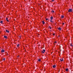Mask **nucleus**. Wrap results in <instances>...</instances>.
Masks as SVG:
<instances>
[{
  "mask_svg": "<svg viewBox=\"0 0 73 73\" xmlns=\"http://www.w3.org/2000/svg\"><path fill=\"white\" fill-rule=\"evenodd\" d=\"M73 10L71 9H69V10H68V12H72Z\"/></svg>",
  "mask_w": 73,
  "mask_h": 73,
  "instance_id": "nucleus-1",
  "label": "nucleus"
},
{
  "mask_svg": "<svg viewBox=\"0 0 73 73\" xmlns=\"http://www.w3.org/2000/svg\"><path fill=\"white\" fill-rule=\"evenodd\" d=\"M45 52V50L43 49V51H42V52L43 53H44Z\"/></svg>",
  "mask_w": 73,
  "mask_h": 73,
  "instance_id": "nucleus-2",
  "label": "nucleus"
},
{
  "mask_svg": "<svg viewBox=\"0 0 73 73\" xmlns=\"http://www.w3.org/2000/svg\"><path fill=\"white\" fill-rule=\"evenodd\" d=\"M4 37L5 38H6V39H7L8 38V37H7V36H4Z\"/></svg>",
  "mask_w": 73,
  "mask_h": 73,
  "instance_id": "nucleus-3",
  "label": "nucleus"
},
{
  "mask_svg": "<svg viewBox=\"0 0 73 73\" xmlns=\"http://www.w3.org/2000/svg\"><path fill=\"white\" fill-rule=\"evenodd\" d=\"M4 49H2L1 50V53H3V52H4Z\"/></svg>",
  "mask_w": 73,
  "mask_h": 73,
  "instance_id": "nucleus-4",
  "label": "nucleus"
},
{
  "mask_svg": "<svg viewBox=\"0 0 73 73\" xmlns=\"http://www.w3.org/2000/svg\"><path fill=\"white\" fill-rule=\"evenodd\" d=\"M58 30H59V31H61V29H61V27H59V28H58Z\"/></svg>",
  "mask_w": 73,
  "mask_h": 73,
  "instance_id": "nucleus-5",
  "label": "nucleus"
},
{
  "mask_svg": "<svg viewBox=\"0 0 73 73\" xmlns=\"http://www.w3.org/2000/svg\"><path fill=\"white\" fill-rule=\"evenodd\" d=\"M60 60L61 61H63V59L62 58H61L60 59Z\"/></svg>",
  "mask_w": 73,
  "mask_h": 73,
  "instance_id": "nucleus-6",
  "label": "nucleus"
},
{
  "mask_svg": "<svg viewBox=\"0 0 73 73\" xmlns=\"http://www.w3.org/2000/svg\"><path fill=\"white\" fill-rule=\"evenodd\" d=\"M52 67H53L54 68H56V65L52 66Z\"/></svg>",
  "mask_w": 73,
  "mask_h": 73,
  "instance_id": "nucleus-7",
  "label": "nucleus"
},
{
  "mask_svg": "<svg viewBox=\"0 0 73 73\" xmlns=\"http://www.w3.org/2000/svg\"><path fill=\"white\" fill-rule=\"evenodd\" d=\"M6 32H7V33H9V31H8L7 30H6Z\"/></svg>",
  "mask_w": 73,
  "mask_h": 73,
  "instance_id": "nucleus-8",
  "label": "nucleus"
},
{
  "mask_svg": "<svg viewBox=\"0 0 73 73\" xmlns=\"http://www.w3.org/2000/svg\"><path fill=\"white\" fill-rule=\"evenodd\" d=\"M61 17L62 19H63L64 17V15H61Z\"/></svg>",
  "mask_w": 73,
  "mask_h": 73,
  "instance_id": "nucleus-9",
  "label": "nucleus"
},
{
  "mask_svg": "<svg viewBox=\"0 0 73 73\" xmlns=\"http://www.w3.org/2000/svg\"><path fill=\"white\" fill-rule=\"evenodd\" d=\"M53 19V17H50V20H52Z\"/></svg>",
  "mask_w": 73,
  "mask_h": 73,
  "instance_id": "nucleus-10",
  "label": "nucleus"
},
{
  "mask_svg": "<svg viewBox=\"0 0 73 73\" xmlns=\"http://www.w3.org/2000/svg\"><path fill=\"white\" fill-rule=\"evenodd\" d=\"M6 20L8 22H9V20H8V18H6Z\"/></svg>",
  "mask_w": 73,
  "mask_h": 73,
  "instance_id": "nucleus-11",
  "label": "nucleus"
},
{
  "mask_svg": "<svg viewBox=\"0 0 73 73\" xmlns=\"http://www.w3.org/2000/svg\"><path fill=\"white\" fill-rule=\"evenodd\" d=\"M42 23L43 24H45V22H44V21H42Z\"/></svg>",
  "mask_w": 73,
  "mask_h": 73,
  "instance_id": "nucleus-12",
  "label": "nucleus"
},
{
  "mask_svg": "<svg viewBox=\"0 0 73 73\" xmlns=\"http://www.w3.org/2000/svg\"><path fill=\"white\" fill-rule=\"evenodd\" d=\"M66 71H68V68H66Z\"/></svg>",
  "mask_w": 73,
  "mask_h": 73,
  "instance_id": "nucleus-13",
  "label": "nucleus"
},
{
  "mask_svg": "<svg viewBox=\"0 0 73 73\" xmlns=\"http://www.w3.org/2000/svg\"><path fill=\"white\" fill-rule=\"evenodd\" d=\"M3 21H0V23H1V24H3Z\"/></svg>",
  "mask_w": 73,
  "mask_h": 73,
  "instance_id": "nucleus-14",
  "label": "nucleus"
},
{
  "mask_svg": "<svg viewBox=\"0 0 73 73\" xmlns=\"http://www.w3.org/2000/svg\"><path fill=\"white\" fill-rule=\"evenodd\" d=\"M3 61H4L5 60V58H3Z\"/></svg>",
  "mask_w": 73,
  "mask_h": 73,
  "instance_id": "nucleus-15",
  "label": "nucleus"
},
{
  "mask_svg": "<svg viewBox=\"0 0 73 73\" xmlns=\"http://www.w3.org/2000/svg\"><path fill=\"white\" fill-rule=\"evenodd\" d=\"M49 28H50V29H52V27H50V26H49Z\"/></svg>",
  "mask_w": 73,
  "mask_h": 73,
  "instance_id": "nucleus-16",
  "label": "nucleus"
},
{
  "mask_svg": "<svg viewBox=\"0 0 73 73\" xmlns=\"http://www.w3.org/2000/svg\"><path fill=\"white\" fill-rule=\"evenodd\" d=\"M71 43V44H70V46H72L73 45Z\"/></svg>",
  "mask_w": 73,
  "mask_h": 73,
  "instance_id": "nucleus-17",
  "label": "nucleus"
},
{
  "mask_svg": "<svg viewBox=\"0 0 73 73\" xmlns=\"http://www.w3.org/2000/svg\"><path fill=\"white\" fill-rule=\"evenodd\" d=\"M19 44H18L17 45V47H18V48H19Z\"/></svg>",
  "mask_w": 73,
  "mask_h": 73,
  "instance_id": "nucleus-18",
  "label": "nucleus"
},
{
  "mask_svg": "<svg viewBox=\"0 0 73 73\" xmlns=\"http://www.w3.org/2000/svg\"><path fill=\"white\" fill-rule=\"evenodd\" d=\"M50 22H52V23H53V21H52V20H50Z\"/></svg>",
  "mask_w": 73,
  "mask_h": 73,
  "instance_id": "nucleus-19",
  "label": "nucleus"
},
{
  "mask_svg": "<svg viewBox=\"0 0 73 73\" xmlns=\"http://www.w3.org/2000/svg\"><path fill=\"white\" fill-rule=\"evenodd\" d=\"M38 61L39 62L41 61V59H39V60H38Z\"/></svg>",
  "mask_w": 73,
  "mask_h": 73,
  "instance_id": "nucleus-20",
  "label": "nucleus"
},
{
  "mask_svg": "<svg viewBox=\"0 0 73 73\" xmlns=\"http://www.w3.org/2000/svg\"><path fill=\"white\" fill-rule=\"evenodd\" d=\"M52 13H54V11H53V10H52Z\"/></svg>",
  "mask_w": 73,
  "mask_h": 73,
  "instance_id": "nucleus-21",
  "label": "nucleus"
},
{
  "mask_svg": "<svg viewBox=\"0 0 73 73\" xmlns=\"http://www.w3.org/2000/svg\"><path fill=\"white\" fill-rule=\"evenodd\" d=\"M64 23H63L62 24V25H64Z\"/></svg>",
  "mask_w": 73,
  "mask_h": 73,
  "instance_id": "nucleus-22",
  "label": "nucleus"
},
{
  "mask_svg": "<svg viewBox=\"0 0 73 73\" xmlns=\"http://www.w3.org/2000/svg\"><path fill=\"white\" fill-rule=\"evenodd\" d=\"M19 57H20V56L19 55L18 56H17V57H18V58H19Z\"/></svg>",
  "mask_w": 73,
  "mask_h": 73,
  "instance_id": "nucleus-23",
  "label": "nucleus"
},
{
  "mask_svg": "<svg viewBox=\"0 0 73 73\" xmlns=\"http://www.w3.org/2000/svg\"><path fill=\"white\" fill-rule=\"evenodd\" d=\"M54 1V0H52V2H53V1Z\"/></svg>",
  "mask_w": 73,
  "mask_h": 73,
  "instance_id": "nucleus-24",
  "label": "nucleus"
},
{
  "mask_svg": "<svg viewBox=\"0 0 73 73\" xmlns=\"http://www.w3.org/2000/svg\"><path fill=\"white\" fill-rule=\"evenodd\" d=\"M48 20V19L47 18L46 19V20Z\"/></svg>",
  "mask_w": 73,
  "mask_h": 73,
  "instance_id": "nucleus-25",
  "label": "nucleus"
},
{
  "mask_svg": "<svg viewBox=\"0 0 73 73\" xmlns=\"http://www.w3.org/2000/svg\"><path fill=\"white\" fill-rule=\"evenodd\" d=\"M53 36H54L55 35V34H53Z\"/></svg>",
  "mask_w": 73,
  "mask_h": 73,
  "instance_id": "nucleus-26",
  "label": "nucleus"
},
{
  "mask_svg": "<svg viewBox=\"0 0 73 73\" xmlns=\"http://www.w3.org/2000/svg\"><path fill=\"white\" fill-rule=\"evenodd\" d=\"M56 42H54V43H56Z\"/></svg>",
  "mask_w": 73,
  "mask_h": 73,
  "instance_id": "nucleus-27",
  "label": "nucleus"
},
{
  "mask_svg": "<svg viewBox=\"0 0 73 73\" xmlns=\"http://www.w3.org/2000/svg\"><path fill=\"white\" fill-rule=\"evenodd\" d=\"M19 37H21V36H19Z\"/></svg>",
  "mask_w": 73,
  "mask_h": 73,
  "instance_id": "nucleus-28",
  "label": "nucleus"
},
{
  "mask_svg": "<svg viewBox=\"0 0 73 73\" xmlns=\"http://www.w3.org/2000/svg\"><path fill=\"white\" fill-rule=\"evenodd\" d=\"M0 19H1V18H0Z\"/></svg>",
  "mask_w": 73,
  "mask_h": 73,
  "instance_id": "nucleus-29",
  "label": "nucleus"
}]
</instances>
